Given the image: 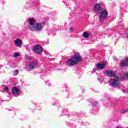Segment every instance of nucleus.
I'll return each mask as SVG.
<instances>
[{
	"mask_svg": "<svg viewBox=\"0 0 128 128\" xmlns=\"http://www.w3.org/2000/svg\"><path fill=\"white\" fill-rule=\"evenodd\" d=\"M106 76L110 78H113L110 80V84L112 88H116L118 86L120 80H128V73H125L124 76H121L120 78L118 76L116 75L114 72L112 70H108L106 71Z\"/></svg>",
	"mask_w": 128,
	"mask_h": 128,
	"instance_id": "nucleus-1",
	"label": "nucleus"
},
{
	"mask_svg": "<svg viewBox=\"0 0 128 128\" xmlns=\"http://www.w3.org/2000/svg\"><path fill=\"white\" fill-rule=\"evenodd\" d=\"M81 60L82 56H80V53H76L65 62V64L68 66H74L76 65Z\"/></svg>",
	"mask_w": 128,
	"mask_h": 128,
	"instance_id": "nucleus-2",
	"label": "nucleus"
},
{
	"mask_svg": "<svg viewBox=\"0 0 128 128\" xmlns=\"http://www.w3.org/2000/svg\"><path fill=\"white\" fill-rule=\"evenodd\" d=\"M100 14L99 20L100 22H104L108 18V10L106 9L102 10Z\"/></svg>",
	"mask_w": 128,
	"mask_h": 128,
	"instance_id": "nucleus-3",
	"label": "nucleus"
},
{
	"mask_svg": "<svg viewBox=\"0 0 128 128\" xmlns=\"http://www.w3.org/2000/svg\"><path fill=\"white\" fill-rule=\"evenodd\" d=\"M44 26V22H37L31 30L32 32H40Z\"/></svg>",
	"mask_w": 128,
	"mask_h": 128,
	"instance_id": "nucleus-4",
	"label": "nucleus"
},
{
	"mask_svg": "<svg viewBox=\"0 0 128 128\" xmlns=\"http://www.w3.org/2000/svg\"><path fill=\"white\" fill-rule=\"evenodd\" d=\"M33 51L38 54H40L42 52V48L40 44L35 45L34 47Z\"/></svg>",
	"mask_w": 128,
	"mask_h": 128,
	"instance_id": "nucleus-5",
	"label": "nucleus"
},
{
	"mask_svg": "<svg viewBox=\"0 0 128 128\" xmlns=\"http://www.w3.org/2000/svg\"><path fill=\"white\" fill-rule=\"evenodd\" d=\"M28 22L29 23L28 28L30 30H32L33 28L36 26V19L34 18H30L28 20Z\"/></svg>",
	"mask_w": 128,
	"mask_h": 128,
	"instance_id": "nucleus-6",
	"label": "nucleus"
},
{
	"mask_svg": "<svg viewBox=\"0 0 128 128\" xmlns=\"http://www.w3.org/2000/svg\"><path fill=\"white\" fill-rule=\"evenodd\" d=\"M36 66H38V61L30 62L28 65V68L30 70H34Z\"/></svg>",
	"mask_w": 128,
	"mask_h": 128,
	"instance_id": "nucleus-7",
	"label": "nucleus"
},
{
	"mask_svg": "<svg viewBox=\"0 0 128 128\" xmlns=\"http://www.w3.org/2000/svg\"><path fill=\"white\" fill-rule=\"evenodd\" d=\"M12 94L14 96H18V94H20V89L17 88L16 86L12 88Z\"/></svg>",
	"mask_w": 128,
	"mask_h": 128,
	"instance_id": "nucleus-8",
	"label": "nucleus"
},
{
	"mask_svg": "<svg viewBox=\"0 0 128 128\" xmlns=\"http://www.w3.org/2000/svg\"><path fill=\"white\" fill-rule=\"evenodd\" d=\"M14 44L18 48H22V40L20 38H18L16 40H14Z\"/></svg>",
	"mask_w": 128,
	"mask_h": 128,
	"instance_id": "nucleus-9",
	"label": "nucleus"
},
{
	"mask_svg": "<svg viewBox=\"0 0 128 128\" xmlns=\"http://www.w3.org/2000/svg\"><path fill=\"white\" fill-rule=\"evenodd\" d=\"M102 8V4L100 3H98L94 5V10L95 12H100Z\"/></svg>",
	"mask_w": 128,
	"mask_h": 128,
	"instance_id": "nucleus-10",
	"label": "nucleus"
},
{
	"mask_svg": "<svg viewBox=\"0 0 128 128\" xmlns=\"http://www.w3.org/2000/svg\"><path fill=\"white\" fill-rule=\"evenodd\" d=\"M96 66L98 68L102 70L106 68V64L104 63H98L97 64Z\"/></svg>",
	"mask_w": 128,
	"mask_h": 128,
	"instance_id": "nucleus-11",
	"label": "nucleus"
},
{
	"mask_svg": "<svg viewBox=\"0 0 128 128\" xmlns=\"http://www.w3.org/2000/svg\"><path fill=\"white\" fill-rule=\"evenodd\" d=\"M128 58H126L125 60H124L122 62L120 63V66H128Z\"/></svg>",
	"mask_w": 128,
	"mask_h": 128,
	"instance_id": "nucleus-12",
	"label": "nucleus"
},
{
	"mask_svg": "<svg viewBox=\"0 0 128 128\" xmlns=\"http://www.w3.org/2000/svg\"><path fill=\"white\" fill-rule=\"evenodd\" d=\"M83 36L85 38H88L90 36L88 35V32H83Z\"/></svg>",
	"mask_w": 128,
	"mask_h": 128,
	"instance_id": "nucleus-13",
	"label": "nucleus"
},
{
	"mask_svg": "<svg viewBox=\"0 0 128 128\" xmlns=\"http://www.w3.org/2000/svg\"><path fill=\"white\" fill-rule=\"evenodd\" d=\"M128 112V108H125V109H122L120 112L121 114H126V112Z\"/></svg>",
	"mask_w": 128,
	"mask_h": 128,
	"instance_id": "nucleus-14",
	"label": "nucleus"
},
{
	"mask_svg": "<svg viewBox=\"0 0 128 128\" xmlns=\"http://www.w3.org/2000/svg\"><path fill=\"white\" fill-rule=\"evenodd\" d=\"M18 70H16L14 72V76H18Z\"/></svg>",
	"mask_w": 128,
	"mask_h": 128,
	"instance_id": "nucleus-15",
	"label": "nucleus"
},
{
	"mask_svg": "<svg viewBox=\"0 0 128 128\" xmlns=\"http://www.w3.org/2000/svg\"><path fill=\"white\" fill-rule=\"evenodd\" d=\"M20 56V54L18 52H15L14 54V56L15 58H16V56Z\"/></svg>",
	"mask_w": 128,
	"mask_h": 128,
	"instance_id": "nucleus-16",
	"label": "nucleus"
},
{
	"mask_svg": "<svg viewBox=\"0 0 128 128\" xmlns=\"http://www.w3.org/2000/svg\"><path fill=\"white\" fill-rule=\"evenodd\" d=\"M70 32H74V28H73V27L70 28Z\"/></svg>",
	"mask_w": 128,
	"mask_h": 128,
	"instance_id": "nucleus-17",
	"label": "nucleus"
},
{
	"mask_svg": "<svg viewBox=\"0 0 128 128\" xmlns=\"http://www.w3.org/2000/svg\"><path fill=\"white\" fill-rule=\"evenodd\" d=\"M26 58H27L28 60H30V58H32V57H30V56L28 55H26Z\"/></svg>",
	"mask_w": 128,
	"mask_h": 128,
	"instance_id": "nucleus-18",
	"label": "nucleus"
},
{
	"mask_svg": "<svg viewBox=\"0 0 128 128\" xmlns=\"http://www.w3.org/2000/svg\"><path fill=\"white\" fill-rule=\"evenodd\" d=\"M5 90H6V92H8V86H6L4 88Z\"/></svg>",
	"mask_w": 128,
	"mask_h": 128,
	"instance_id": "nucleus-19",
	"label": "nucleus"
},
{
	"mask_svg": "<svg viewBox=\"0 0 128 128\" xmlns=\"http://www.w3.org/2000/svg\"><path fill=\"white\" fill-rule=\"evenodd\" d=\"M115 128H122V126H116V127Z\"/></svg>",
	"mask_w": 128,
	"mask_h": 128,
	"instance_id": "nucleus-20",
	"label": "nucleus"
},
{
	"mask_svg": "<svg viewBox=\"0 0 128 128\" xmlns=\"http://www.w3.org/2000/svg\"><path fill=\"white\" fill-rule=\"evenodd\" d=\"M113 58H114V60H116V57L115 56H113Z\"/></svg>",
	"mask_w": 128,
	"mask_h": 128,
	"instance_id": "nucleus-21",
	"label": "nucleus"
},
{
	"mask_svg": "<svg viewBox=\"0 0 128 128\" xmlns=\"http://www.w3.org/2000/svg\"><path fill=\"white\" fill-rule=\"evenodd\" d=\"M126 38H128V34L126 36Z\"/></svg>",
	"mask_w": 128,
	"mask_h": 128,
	"instance_id": "nucleus-22",
	"label": "nucleus"
}]
</instances>
